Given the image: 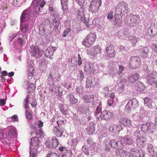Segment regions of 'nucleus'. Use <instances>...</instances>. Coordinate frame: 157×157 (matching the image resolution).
I'll return each instance as SVG.
<instances>
[{
	"label": "nucleus",
	"mask_w": 157,
	"mask_h": 157,
	"mask_svg": "<svg viewBox=\"0 0 157 157\" xmlns=\"http://www.w3.org/2000/svg\"><path fill=\"white\" fill-rule=\"evenodd\" d=\"M31 142L29 147V157H35L36 155L38 147L39 146L40 141L38 138L35 136L31 139Z\"/></svg>",
	"instance_id": "nucleus-1"
},
{
	"label": "nucleus",
	"mask_w": 157,
	"mask_h": 157,
	"mask_svg": "<svg viewBox=\"0 0 157 157\" xmlns=\"http://www.w3.org/2000/svg\"><path fill=\"white\" fill-rule=\"evenodd\" d=\"M38 15L35 11H34V8L32 10L30 7L28 8L23 11L21 17V21H27L30 17H36Z\"/></svg>",
	"instance_id": "nucleus-2"
},
{
	"label": "nucleus",
	"mask_w": 157,
	"mask_h": 157,
	"mask_svg": "<svg viewBox=\"0 0 157 157\" xmlns=\"http://www.w3.org/2000/svg\"><path fill=\"white\" fill-rule=\"evenodd\" d=\"M156 126L152 122H147L142 124L141 127V130L147 133L154 134L156 131Z\"/></svg>",
	"instance_id": "nucleus-3"
},
{
	"label": "nucleus",
	"mask_w": 157,
	"mask_h": 157,
	"mask_svg": "<svg viewBox=\"0 0 157 157\" xmlns=\"http://www.w3.org/2000/svg\"><path fill=\"white\" fill-rule=\"evenodd\" d=\"M96 38V35L94 33H90L87 35L85 39L83 40L82 44L85 46L90 47L94 42Z\"/></svg>",
	"instance_id": "nucleus-4"
},
{
	"label": "nucleus",
	"mask_w": 157,
	"mask_h": 157,
	"mask_svg": "<svg viewBox=\"0 0 157 157\" xmlns=\"http://www.w3.org/2000/svg\"><path fill=\"white\" fill-rule=\"evenodd\" d=\"M140 65V58L136 56H131L128 62V66L131 69H136Z\"/></svg>",
	"instance_id": "nucleus-5"
},
{
	"label": "nucleus",
	"mask_w": 157,
	"mask_h": 157,
	"mask_svg": "<svg viewBox=\"0 0 157 157\" xmlns=\"http://www.w3.org/2000/svg\"><path fill=\"white\" fill-rule=\"evenodd\" d=\"M128 12V5L123 1L120 2L115 9V12L118 14H121L123 12L127 13Z\"/></svg>",
	"instance_id": "nucleus-6"
},
{
	"label": "nucleus",
	"mask_w": 157,
	"mask_h": 157,
	"mask_svg": "<svg viewBox=\"0 0 157 157\" xmlns=\"http://www.w3.org/2000/svg\"><path fill=\"white\" fill-rule=\"evenodd\" d=\"M101 4V0H92L90 3L89 10L93 13H97Z\"/></svg>",
	"instance_id": "nucleus-7"
},
{
	"label": "nucleus",
	"mask_w": 157,
	"mask_h": 157,
	"mask_svg": "<svg viewBox=\"0 0 157 157\" xmlns=\"http://www.w3.org/2000/svg\"><path fill=\"white\" fill-rule=\"evenodd\" d=\"M30 49L32 56L36 58H40L43 54L42 51L39 50L37 46L32 45L30 47Z\"/></svg>",
	"instance_id": "nucleus-8"
},
{
	"label": "nucleus",
	"mask_w": 157,
	"mask_h": 157,
	"mask_svg": "<svg viewBox=\"0 0 157 157\" xmlns=\"http://www.w3.org/2000/svg\"><path fill=\"white\" fill-rule=\"evenodd\" d=\"M101 48L99 46L92 47L87 50V53L93 56H96L97 54H101Z\"/></svg>",
	"instance_id": "nucleus-9"
},
{
	"label": "nucleus",
	"mask_w": 157,
	"mask_h": 157,
	"mask_svg": "<svg viewBox=\"0 0 157 157\" xmlns=\"http://www.w3.org/2000/svg\"><path fill=\"white\" fill-rule=\"evenodd\" d=\"M58 144V140L56 138H48L45 142L46 146L48 148L55 147Z\"/></svg>",
	"instance_id": "nucleus-10"
},
{
	"label": "nucleus",
	"mask_w": 157,
	"mask_h": 157,
	"mask_svg": "<svg viewBox=\"0 0 157 157\" xmlns=\"http://www.w3.org/2000/svg\"><path fill=\"white\" fill-rule=\"evenodd\" d=\"M146 79L148 84L152 85L157 81V72H155L147 75Z\"/></svg>",
	"instance_id": "nucleus-11"
},
{
	"label": "nucleus",
	"mask_w": 157,
	"mask_h": 157,
	"mask_svg": "<svg viewBox=\"0 0 157 157\" xmlns=\"http://www.w3.org/2000/svg\"><path fill=\"white\" fill-rule=\"evenodd\" d=\"M100 116L102 120L109 121L113 117V114L109 111L105 110L101 113Z\"/></svg>",
	"instance_id": "nucleus-12"
},
{
	"label": "nucleus",
	"mask_w": 157,
	"mask_h": 157,
	"mask_svg": "<svg viewBox=\"0 0 157 157\" xmlns=\"http://www.w3.org/2000/svg\"><path fill=\"white\" fill-rule=\"evenodd\" d=\"M138 101L135 98H133L129 101L125 106L126 109L130 110L132 109L136 108L138 106Z\"/></svg>",
	"instance_id": "nucleus-13"
},
{
	"label": "nucleus",
	"mask_w": 157,
	"mask_h": 157,
	"mask_svg": "<svg viewBox=\"0 0 157 157\" xmlns=\"http://www.w3.org/2000/svg\"><path fill=\"white\" fill-rule=\"evenodd\" d=\"M111 143V147L114 149H122L124 147L123 144H122L121 142L120 141H119L118 140H110Z\"/></svg>",
	"instance_id": "nucleus-14"
},
{
	"label": "nucleus",
	"mask_w": 157,
	"mask_h": 157,
	"mask_svg": "<svg viewBox=\"0 0 157 157\" xmlns=\"http://www.w3.org/2000/svg\"><path fill=\"white\" fill-rule=\"evenodd\" d=\"M122 129V127L121 125L113 124L110 126L109 130L112 134H116L118 133Z\"/></svg>",
	"instance_id": "nucleus-15"
},
{
	"label": "nucleus",
	"mask_w": 157,
	"mask_h": 157,
	"mask_svg": "<svg viewBox=\"0 0 157 157\" xmlns=\"http://www.w3.org/2000/svg\"><path fill=\"white\" fill-rule=\"evenodd\" d=\"M6 131H8V136L12 138L16 137L17 136L16 128L13 126H9L7 127L6 129Z\"/></svg>",
	"instance_id": "nucleus-16"
},
{
	"label": "nucleus",
	"mask_w": 157,
	"mask_h": 157,
	"mask_svg": "<svg viewBox=\"0 0 157 157\" xmlns=\"http://www.w3.org/2000/svg\"><path fill=\"white\" fill-rule=\"evenodd\" d=\"M66 130L62 126H59L57 128L56 127L54 128L53 132L57 137H60L62 136L63 133Z\"/></svg>",
	"instance_id": "nucleus-17"
},
{
	"label": "nucleus",
	"mask_w": 157,
	"mask_h": 157,
	"mask_svg": "<svg viewBox=\"0 0 157 157\" xmlns=\"http://www.w3.org/2000/svg\"><path fill=\"white\" fill-rule=\"evenodd\" d=\"M121 14H118L116 12L113 17V23L114 25L117 26H120L122 22V17Z\"/></svg>",
	"instance_id": "nucleus-18"
},
{
	"label": "nucleus",
	"mask_w": 157,
	"mask_h": 157,
	"mask_svg": "<svg viewBox=\"0 0 157 157\" xmlns=\"http://www.w3.org/2000/svg\"><path fill=\"white\" fill-rule=\"evenodd\" d=\"M33 61L30 60L29 61V64L28 62L27 64V70L28 72V78L29 79H30L33 76V71L34 70V68L33 67L32 64L33 63Z\"/></svg>",
	"instance_id": "nucleus-19"
},
{
	"label": "nucleus",
	"mask_w": 157,
	"mask_h": 157,
	"mask_svg": "<svg viewBox=\"0 0 157 157\" xmlns=\"http://www.w3.org/2000/svg\"><path fill=\"white\" fill-rule=\"evenodd\" d=\"M136 144L140 148L145 147L146 144V139L143 137H138L136 138Z\"/></svg>",
	"instance_id": "nucleus-20"
},
{
	"label": "nucleus",
	"mask_w": 157,
	"mask_h": 157,
	"mask_svg": "<svg viewBox=\"0 0 157 157\" xmlns=\"http://www.w3.org/2000/svg\"><path fill=\"white\" fill-rule=\"evenodd\" d=\"M56 50V48L55 47L49 46L46 50L45 56L51 59L52 58V56L54 52Z\"/></svg>",
	"instance_id": "nucleus-21"
},
{
	"label": "nucleus",
	"mask_w": 157,
	"mask_h": 157,
	"mask_svg": "<svg viewBox=\"0 0 157 157\" xmlns=\"http://www.w3.org/2000/svg\"><path fill=\"white\" fill-rule=\"evenodd\" d=\"M94 71L93 65L88 63L85 64L84 71L87 74L91 75L94 72Z\"/></svg>",
	"instance_id": "nucleus-22"
},
{
	"label": "nucleus",
	"mask_w": 157,
	"mask_h": 157,
	"mask_svg": "<svg viewBox=\"0 0 157 157\" xmlns=\"http://www.w3.org/2000/svg\"><path fill=\"white\" fill-rule=\"evenodd\" d=\"M147 33L149 36L153 37L155 36L157 33V29L155 25H151L147 30Z\"/></svg>",
	"instance_id": "nucleus-23"
},
{
	"label": "nucleus",
	"mask_w": 157,
	"mask_h": 157,
	"mask_svg": "<svg viewBox=\"0 0 157 157\" xmlns=\"http://www.w3.org/2000/svg\"><path fill=\"white\" fill-rule=\"evenodd\" d=\"M67 98L70 105H74L78 101L77 99L75 98L72 93H70L67 95Z\"/></svg>",
	"instance_id": "nucleus-24"
},
{
	"label": "nucleus",
	"mask_w": 157,
	"mask_h": 157,
	"mask_svg": "<svg viewBox=\"0 0 157 157\" xmlns=\"http://www.w3.org/2000/svg\"><path fill=\"white\" fill-rule=\"evenodd\" d=\"M45 3V1L43 0L40 4L35 5L34 8V11H35L36 13L38 15L40 13V12H41V10H42V8L44 7Z\"/></svg>",
	"instance_id": "nucleus-25"
},
{
	"label": "nucleus",
	"mask_w": 157,
	"mask_h": 157,
	"mask_svg": "<svg viewBox=\"0 0 157 157\" xmlns=\"http://www.w3.org/2000/svg\"><path fill=\"white\" fill-rule=\"evenodd\" d=\"M95 82L94 77L91 76L88 77L86 81V87L87 88L91 87L95 85Z\"/></svg>",
	"instance_id": "nucleus-26"
},
{
	"label": "nucleus",
	"mask_w": 157,
	"mask_h": 157,
	"mask_svg": "<svg viewBox=\"0 0 157 157\" xmlns=\"http://www.w3.org/2000/svg\"><path fill=\"white\" fill-rule=\"evenodd\" d=\"M55 86L54 85L53 86H52L53 88H55V91L53 90V89H50L49 90V92L50 93H52L54 92L56 95L59 97H61L63 95V90H60V88L58 87H55Z\"/></svg>",
	"instance_id": "nucleus-27"
},
{
	"label": "nucleus",
	"mask_w": 157,
	"mask_h": 157,
	"mask_svg": "<svg viewBox=\"0 0 157 157\" xmlns=\"http://www.w3.org/2000/svg\"><path fill=\"white\" fill-rule=\"evenodd\" d=\"M106 52L107 55L110 58H112L115 56V50L112 46H108L106 48Z\"/></svg>",
	"instance_id": "nucleus-28"
},
{
	"label": "nucleus",
	"mask_w": 157,
	"mask_h": 157,
	"mask_svg": "<svg viewBox=\"0 0 157 157\" xmlns=\"http://www.w3.org/2000/svg\"><path fill=\"white\" fill-rule=\"evenodd\" d=\"M50 25V22L48 20H47L42 22L41 26L42 27V30L44 32L43 35L46 34L48 33V32H47V28L49 27Z\"/></svg>",
	"instance_id": "nucleus-29"
},
{
	"label": "nucleus",
	"mask_w": 157,
	"mask_h": 157,
	"mask_svg": "<svg viewBox=\"0 0 157 157\" xmlns=\"http://www.w3.org/2000/svg\"><path fill=\"white\" fill-rule=\"evenodd\" d=\"M139 75L138 73H132L128 78V81L130 82L134 83L138 80Z\"/></svg>",
	"instance_id": "nucleus-30"
},
{
	"label": "nucleus",
	"mask_w": 157,
	"mask_h": 157,
	"mask_svg": "<svg viewBox=\"0 0 157 157\" xmlns=\"http://www.w3.org/2000/svg\"><path fill=\"white\" fill-rule=\"evenodd\" d=\"M82 98L85 102L90 103L93 102L94 101V96L93 94L83 95Z\"/></svg>",
	"instance_id": "nucleus-31"
},
{
	"label": "nucleus",
	"mask_w": 157,
	"mask_h": 157,
	"mask_svg": "<svg viewBox=\"0 0 157 157\" xmlns=\"http://www.w3.org/2000/svg\"><path fill=\"white\" fill-rule=\"evenodd\" d=\"M131 152H133V155L135 157H144V153L142 150H136L135 149L131 150Z\"/></svg>",
	"instance_id": "nucleus-32"
},
{
	"label": "nucleus",
	"mask_w": 157,
	"mask_h": 157,
	"mask_svg": "<svg viewBox=\"0 0 157 157\" xmlns=\"http://www.w3.org/2000/svg\"><path fill=\"white\" fill-rule=\"evenodd\" d=\"M102 146L106 151H109L111 147L110 140L109 139L105 140L102 144Z\"/></svg>",
	"instance_id": "nucleus-33"
},
{
	"label": "nucleus",
	"mask_w": 157,
	"mask_h": 157,
	"mask_svg": "<svg viewBox=\"0 0 157 157\" xmlns=\"http://www.w3.org/2000/svg\"><path fill=\"white\" fill-rule=\"evenodd\" d=\"M144 104L149 108H151L155 105L154 102L149 98L146 97L144 99Z\"/></svg>",
	"instance_id": "nucleus-34"
},
{
	"label": "nucleus",
	"mask_w": 157,
	"mask_h": 157,
	"mask_svg": "<svg viewBox=\"0 0 157 157\" xmlns=\"http://www.w3.org/2000/svg\"><path fill=\"white\" fill-rule=\"evenodd\" d=\"M29 23H26L23 24H22V22L21 21L20 27V29L21 32L24 33H27L29 29Z\"/></svg>",
	"instance_id": "nucleus-35"
},
{
	"label": "nucleus",
	"mask_w": 157,
	"mask_h": 157,
	"mask_svg": "<svg viewBox=\"0 0 157 157\" xmlns=\"http://www.w3.org/2000/svg\"><path fill=\"white\" fill-rule=\"evenodd\" d=\"M149 49L147 47H144L140 49V56L146 58L148 56Z\"/></svg>",
	"instance_id": "nucleus-36"
},
{
	"label": "nucleus",
	"mask_w": 157,
	"mask_h": 157,
	"mask_svg": "<svg viewBox=\"0 0 157 157\" xmlns=\"http://www.w3.org/2000/svg\"><path fill=\"white\" fill-rule=\"evenodd\" d=\"M139 18L137 16L133 15L131 16L130 20V21L129 22L131 26H134L136 23L139 22Z\"/></svg>",
	"instance_id": "nucleus-37"
},
{
	"label": "nucleus",
	"mask_w": 157,
	"mask_h": 157,
	"mask_svg": "<svg viewBox=\"0 0 157 157\" xmlns=\"http://www.w3.org/2000/svg\"><path fill=\"white\" fill-rule=\"evenodd\" d=\"M95 131L94 124L93 122L89 123L87 128V132L89 135L92 134Z\"/></svg>",
	"instance_id": "nucleus-38"
},
{
	"label": "nucleus",
	"mask_w": 157,
	"mask_h": 157,
	"mask_svg": "<svg viewBox=\"0 0 157 157\" xmlns=\"http://www.w3.org/2000/svg\"><path fill=\"white\" fill-rule=\"evenodd\" d=\"M123 142L128 145H131L133 142V140L132 138L128 136H126L123 139Z\"/></svg>",
	"instance_id": "nucleus-39"
},
{
	"label": "nucleus",
	"mask_w": 157,
	"mask_h": 157,
	"mask_svg": "<svg viewBox=\"0 0 157 157\" xmlns=\"http://www.w3.org/2000/svg\"><path fill=\"white\" fill-rule=\"evenodd\" d=\"M120 121L121 124L124 126H131V121L127 118H121Z\"/></svg>",
	"instance_id": "nucleus-40"
},
{
	"label": "nucleus",
	"mask_w": 157,
	"mask_h": 157,
	"mask_svg": "<svg viewBox=\"0 0 157 157\" xmlns=\"http://www.w3.org/2000/svg\"><path fill=\"white\" fill-rule=\"evenodd\" d=\"M133 126L134 128L132 129V131H130L128 129L127 130L128 132L130 133H132L133 134L134 136H136V137H139L138 136L139 135V132L138 131L137 129V127L136 125Z\"/></svg>",
	"instance_id": "nucleus-41"
},
{
	"label": "nucleus",
	"mask_w": 157,
	"mask_h": 157,
	"mask_svg": "<svg viewBox=\"0 0 157 157\" xmlns=\"http://www.w3.org/2000/svg\"><path fill=\"white\" fill-rule=\"evenodd\" d=\"M85 10L83 8H81L77 12L76 15L77 18L81 19L84 17H85Z\"/></svg>",
	"instance_id": "nucleus-42"
},
{
	"label": "nucleus",
	"mask_w": 157,
	"mask_h": 157,
	"mask_svg": "<svg viewBox=\"0 0 157 157\" xmlns=\"http://www.w3.org/2000/svg\"><path fill=\"white\" fill-rule=\"evenodd\" d=\"M68 0H60L62 8L64 13H66L68 10L67 2Z\"/></svg>",
	"instance_id": "nucleus-43"
},
{
	"label": "nucleus",
	"mask_w": 157,
	"mask_h": 157,
	"mask_svg": "<svg viewBox=\"0 0 157 157\" xmlns=\"http://www.w3.org/2000/svg\"><path fill=\"white\" fill-rule=\"evenodd\" d=\"M126 83L124 78L122 79L121 81L118 83V86L119 87V92H121L123 91V89L125 87V84Z\"/></svg>",
	"instance_id": "nucleus-44"
},
{
	"label": "nucleus",
	"mask_w": 157,
	"mask_h": 157,
	"mask_svg": "<svg viewBox=\"0 0 157 157\" xmlns=\"http://www.w3.org/2000/svg\"><path fill=\"white\" fill-rule=\"evenodd\" d=\"M121 149H117L116 151V154L118 157H124L126 151Z\"/></svg>",
	"instance_id": "nucleus-45"
},
{
	"label": "nucleus",
	"mask_w": 157,
	"mask_h": 157,
	"mask_svg": "<svg viewBox=\"0 0 157 157\" xmlns=\"http://www.w3.org/2000/svg\"><path fill=\"white\" fill-rule=\"evenodd\" d=\"M47 81L48 84H50L52 86H53L55 84L54 82H55L54 76L51 74H49L48 76Z\"/></svg>",
	"instance_id": "nucleus-46"
},
{
	"label": "nucleus",
	"mask_w": 157,
	"mask_h": 157,
	"mask_svg": "<svg viewBox=\"0 0 157 157\" xmlns=\"http://www.w3.org/2000/svg\"><path fill=\"white\" fill-rule=\"evenodd\" d=\"M26 0H13V4L16 6L19 7Z\"/></svg>",
	"instance_id": "nucleus-47"
},
{
	"label": "nucleus",
	"mask_w": 157,
	"mask_h": 157,
	"mask_svg": "<svg viewBox=\"0 0 157 157\" xmlns=\"http://www.w3.org/2000/svg\"><path fill=\"white\" fill-rule=\"evenodd\" d=\"M33 132L37 136H38L39 135L41 136L43 135L44 133L42 129L40 128H34Z\"/></svg>",
	"instance_id": "nucleus-48"
},
{
	"label": "nucleus",
	"mask_w": 157,
	"mask_h": 157,
	"mask_svg": "<svg viewBox=\"0 0 157 157\" xmlns=\"http://www.w3.org/2000/svg\"><path fill=\"white\" fill-rule=\"evenodd\" d=\"M59 110L64 115H66L67 114V109L64 106L63 104H61L59 106Z\"/></svg>",
	"instance_id": "nucleus-49"
},
{
	"label": "nucleus",
	"mask_w": 157,
	"mask_h": 157,
	"mask_svg": "<svg viewBox=\"0 0 157 157\" xmlns=\"http://www.w3.org/2000/svg\"><path fill=\"white\" fill-rule=\"evenodd\" d=\"M137 90L140 92H142L144 91L145 89V86L142 83L139 82L138 83Z\"/></svg>",
	"instance_id": "nucleus-50"
},
{
	"label": "nucleus",
	"mask_w": 157,
	"mask_h": 157,
	"mask_svg": "<svg viewBox=\"0 0 157 157\" xmlns=\"http://www.w3.org/2000/svg\"><path fill=\"white\" fill-rule=\"evenodd\" d=\"M53 25L54 27V29L56 31L58 30L59 26L60 25V21H57L56 19H54L53 21Z\"/></svg>",
	"instance_id": "nucleus-51"
},
{
	"label": "nucleus",
	"mask_w": 157,
	"mask_h": 157,
	"mask_svg": "<svg viewBox=\"0 0 157 157\" xmlns=\"http://www.w3.org/2000/svg\"><path fill=\"white\" fill-rule=\"evenodd\" d=\"M148 152L151 155L155 157L157 155V149L155 148H154L152 150H150V151L149 150Z\"/></svg>",
	"instance_id": "nucleus-52"
},
{
	"label": "nucleus",
	"mask_w": 157,
	"mask_h": 157,
	"mask_svg": "<svg viewBox=\"0 0 157 157\" xmlns=\"http://www.w3.org/2000/svg\"><path fill=\"white\" fill-rule=\"evenodd\" d=\"M76 90L77 94H83L84 91L83 87L81 86H80L76 87Z\"/></svg>",
	"instance_id": "nucleus-53"
},
{
	"label": "nucleus",
	"mask_w": 157,
	"mask_h": 157,
	"mask_svg": "<svg viewBox=\"0 0 157 157\" xmlns=\"http://www.w3.org/2000/svg\"><path fill=\"white\" fill-rule=\"evenodd\" d=\"M81 19L82 21H83L86 26L87 27H89L90 26V24L89 23V18L84 17Z\"/></svg>",
	"instance_id": "nucleus-54"
},
{
	"label": "nucleus",
	"mask_w": 157,
	"mask_h": 157,
	"mask_svg": "<svg viewBox=\"0 0 157 157\" xmlns=\"http://www.w3.org/2000/svg\"><path fill=\"white\" fill-rule=\"evenodd\" d=\"M25 116L26 118L29 120H32L33 119V116L31 113L29 112H28L27 109H26L25 111Z\"/></svg>",
	"instance_id": "nucleus-55"
},
{
	"label": "nucleus",
	"mask_w": 157,
	"mask_h": 157,
	"mask_svg": "<svg viewBox=\"0 0 157 157\" xmlns=\"http://www.w3.org/2000/svg\"><path fill=\"white\" fill-rule=\"evenodd\" d=\"M29 96L28 95L25 98V103L24 104V108L26 109H28L29 107Z\"/></svg>",
	"instance_id": "nucleus-56"
},
{
	"label": "nucleus",
	"mask_w": 157,
	"mask_h": 157,
	"mask_svg": "<svg viewBox=\"0 0 157 157\" xmlns=\"http://www.w3.org/2000/svg\"><path fill=\"white\" fill-rule=\"evenodd\" d=\"M82 151L87 155H88L89 154V152L88 149V147L86 145H84L82 149Z\"/></svg>",
	"instance_id": "nucleus-57"
},
{
	"label": "nucleus",
	"mask_w": 157,
	"mask_h": 157,
	"mask_svg": "<svg viewBox=\"0 0 157 157\" xmlns=\"http://www.w3.org/2000/svg\"><path fill=\"white\" fill-rule=\"evenodd\" d=\"M128 39L130 40H131L134 44H135L137 42V38L135 36H130L128 37Z\"/></svg>",
	"instance_id": "nucleus-58"
},
{
	"label": "nucleus",
	"mask_w": 157,
	"mask_h": 157,
	"mask_svg": "<svg viewBox=\"0 0 157 157\" xmlns=\"http://www.w3.org/2000/svg\"><path fill=\"white\" fill-rule=\"evenodd\" d=\"M17 42L20 45L22 46L25 43V40L24 39H23L22 38H21L20 37H19L17 41Z\"/></svg>",
	"instance_id": "nucleus-59"
},
{
	"label": "nucleus",
	"mask_w": 157,
	"mask_h": 157,
	"mask_svg": "<svg viewBox=\"0 0 157 157\" xmlns=\"http://www.w3.org/2000/svg\"><path fill=\"white\" fill-rule=\"evenodd\" d=\"M101 106H97L94 113L95 116H97L99 113L101 112Z\"/></svg>",
	"instance_id": "nucleus-60"
},
{
	"label": "nucleus",
	"mask_w": 157,
	"mask_h": 157,
	"mask_svg": "<svg viewBox=\"0 0 157 157\" xmlns=\"http://www.w3.org/2000/svg\"><path fill=\"white\" fill-rule=\"evenodd\" d=\"M46 157H59L58 155L54 153L50 152L47 155Z\"/></svg>",
	"instance_id": "nucleus-61"
},
{
	"label": "nucleus",
	"mask_w": 157,
	"mask_h": 157,
	"mask_svg": "<svg viewBox=\"0 0 157 157\" xmlns=\"http://www.w3.org/2000/svg\"><path fill=\"white\" fill-rule=\"evenodd\" d=\"M124 157H135L133 155V152L131 153V150L129 152L126 151Z\"/></svg>",
	"instance_id": "nucleus-62"
},
{
	"label": "nucleus",
	"mask_w": 157,
	"mask_h": 157,
	"mask_svg": "<svg viewBox=\"0 0 157 157\" xmlns=\"http://www.w3.org/2000/svg\"><path fill=\"white\" fill-rule=\"evenodd\" d=\"M119 70L117 72V74L118 75H120L121 74L124 70V67L121 65H119Z\"/></svg>",
	"instance_id": "nucleus-63"
},
{
	"label": "nucleus",
	"mask_w": 157,
	"mask_h": 157,
	"mask_svg": "<svg viewBox=\"0 0 157 157\" xmlns=\"http://www.w3.org/2000/svg\"><path fill=\"white\" fill-rule=\"evenodd\" d=\"M71 31V29L68 28L65 30L63 33V37H65L66 36L68 33Z\"/></svg>",
	"instance_id": "nucleus-64"
}]
</instances>
